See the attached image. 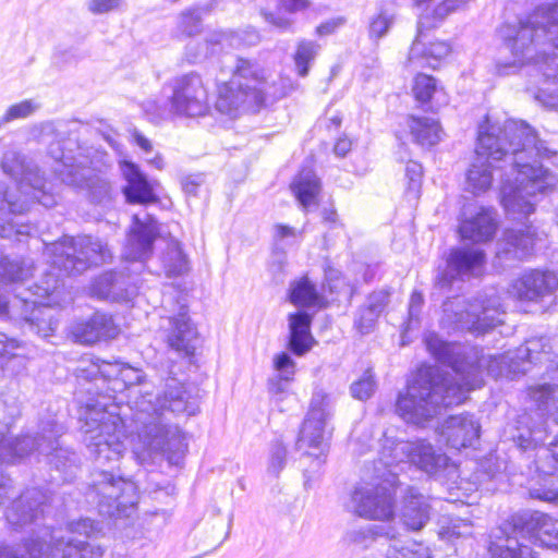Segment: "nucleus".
<instances>
[{"mask_svg": "<svg viewBox=\"0 0 558 558\" xmlns=\"http://www.w3.org/2000/svg\"><path fill=\"white\" fill-rule=\"evenodd\" d=\"M162 264L169 277L180 276L189 270L187 257L177 240L171 239L168 242L167 251L162 256Z\"/></svg>", "mask_w": 558, "mask_h": 558, "instance_id": "a19ab883", "label": "nucleus"}, {"mask_svg": "<svg viewBox=\"0 0 558 558\" xmlns=\"http://www.w3.org/2000/svg\"><path fill=\"white\" fill-rule=\"evenodd\" d=\"M48 154L57 161L54 172L63 183L88 190L99 186L104 193L108 192V184L98 174L105 160H109L106 153L95 150L93 157L65 155L60 142H56L49 146Z\"/></svg>", "mask_w": 558, "mask_h": 558, "instance_id": "0eeeda50", "label": "nucleus"}, {"mask_svg": "<svg viewBox=\"0 0 558 558\" xmlns=\"http://www.w3.org/2000/svg\"><path fill=\"white\" fill-rule=\"evenodd\" d=\"M444 312L457 328L484 333L502 323L504 310L496 294L478 296L472 301H450Z\"/></svg>", "mask_w": 558, "mask_h": 558, "instance_id": "6e6552de", "label": "nucleus"}, {"mask_svg": "<svg viewBox=\"0 0 558 558\" xmlns=\"http://www.w3.org/2000/svg\"><path fill=\"white\" fill-rule=\"evenodd\" d=\"M68 530L71 533H77L80 535L89 536L94 531V522L90 519H80L77 521L70 522Z\"/></svg>", "mask_w": 558, "mask_h": 558, "instance_id": "e2e57ef3", "label": "nucleus"}, {"mask_svg": "<svg viewBox=\"0 0 558 558\" xmlns=\"http://www.w3.org/2000/svg\"><path fill=\"white\" fill-rule=\"evenodd\" d=\"M485 264V254L476 247H458L450 252L447 265L436 278V286L447 289L456 278L464 276H476L482 271Z\"/></svg>", "mask_w": 558, "mask_h": 558, "instance_id": "dca6fc26", "label": "nucleus"}, {"mask_svg": "<svg viewBox=\"0 0 558 558\" xmlns=\"http://www.w3.org/2000/svg\"><path fill=\"white\" fill-rule=\"evenodd\" d=\"M22 544H29L35 554H48L49 558H101L104 549L90 543L73 537L64 538L60 531H44L37 538L25 539Z\"/></svg>", "mask_w": 558, "mask_h": 558, "instance_id": "4468645a", "label": "nucleus"}, {"mask_svg": "<svg viewBox=\"0 0 558 558\" xmlns=\"http://www.w3.org/2000/svg\"><path fill=\"white\" fill-rule=\"evenodd\" d=\"M121 170L128 182L124 187V194L129 203L149 204L157 201L151 184L136 165L125 161L121 166Z\"/></svg>", "mask_w": 558, "mask_h": 558, "instance_id": "c85d7f7f", "label": "nucleus"}, {"mask_svg": "<svg viewBox=\"0 0 558 558\" xmlns=\"http://www.w3.org/2000/svg\"><path fill=\"white\" fill-rule=\"evenodd\" d=\"M230 80L243 82L244 86L251 89L252 87L264 89V94L267 92L268 81L266 71L258 63L248 59L236 58Z\"/></svg>", "mask_w": 558, "mask_h": 558, "instance_id": "2f4dec72", "label": "nucleus"}, {"mask_svg": "<svg viewBox=\"0 0 558 558\" xmlns=\"http://www.w3.org/2000/svg\"><path fill=\"white\" fill-rule=\"evenodd\" d=\"M265 102L264 89L245 87L243 82L230 80L218 87L216 109L227 116L236 117L255 112Z\"/></svg>", "mask_w": 558, "mask_h": 558, "instance_id": "2eb2a0df", "label": "nucleus"}, {"mask_svg": "<svg viewBox=\"0 0 558 558\" xmlns=\"http://www.w3.org/2000/svg\"><path fill=\"white\" fill-rule=\"evenodd\" d=\"M471 524L460 518L450 519L446 524H442L439 530V536L446 541H453L459 537L471 535Z\"/></svg>", "mask_w": 558, "mask_h": 558, "instance_id": "09e8293b", "label": "nucleus"}, {"mask_svg": "<svg viewBox=\"0 0 558 558\" xmlns=\"http://www.w3.org/2000/svg\"><path fill=\"white\" fill-rule=\"evenodd\" d=\"M116 410L117 405L108 407L99 401L87 404L82 425L83 441L97 464L87 497L97 501L99 512L108 517L123 514L137 500L132 481L114 474L113 468L101 469L107 463L118 462L126 449L125 424Z\"/></svg>", "mask_w": 558, "mask_h": 558, "instance_id": "7ed1b4c3", "label": "nucleus"}, {"mask_svg": "<svg viewBox=\"0 0 558 558\" xmlns=\"http://www.w3.org/2000/svg\"><path fill=\"white\" fill-rule=\"evenodd\" d=\"M258 41L259 36L255 31L245 32V37L243 38L234 33L214 32L207 35L205 39V56L218 52L219 47H222L226 43L232 47H240L256 45Z\"/></svg>", "mask_w": 558, "mask_h": 558, "instance_id": "4c0bfd02", "label": "nucleus"}, {"mask_svg": "<svg viewBox=\"0 0 558 558\" xmlns=\"http://www.w3.org/2000/svg\"><path fill=\"white\" fill-rule=\"evenodd\" d=\"M123 280L121 275L116 272H106L99 276L92 286V292L99 299L124 301L128 300L133 292L123 289Z\"/></svg>", "mask_w": 558, "mask_h": 558, "instance_id": "c9c22d12", "label": "nucleus"}, {"mask_svg": "<svg viewBox=\"0 0 558 558\" xmlns=\"http://www.w3.org/2000/svg\"><path fill=\"white\" fill-rule=\"evenodd\" d=\"M537 8L549 10L548 17L543 19V25L539 26L544 41L550 43L554 47L558 48V3L542 4Z\"/></svg>", "mask_w": 558, "mask_h": 558, "instance_id": "a18cd8bd", "label": "nucleus"}, {"mask_svg": "<svg viewBox=\"0 0 558 558\" xmlns=\"http://www.w3.org/2000/svg\"><path fill=\"white\" fill-rule=\"evenodd\" d=\"M331 416L330 399L323 391H316L311 401V409L301 428L298 446L300 449L308 448L318 450V453L307 452V457H315V464L320 468L325 459L327 444V420Z\"/></svg>", "mask_w": 558, "mask_h": 558, "instance_id": "9b49d317", "label": "nucleus"}, {"mask_svg": "<svg viewBox=\"0 0 558 558\" xmlns=\"http://www.w3.org/2000/svg\"><path fill=\"white\" fill-rule=\"evenodd\" d=\"M437 92V84L433 76L426 74H417L414 77L412 93L414 98L421 102L426 104L432 99V96Z\"/></svg>", "mask_w": 558, "mask_h": 558, "instance_id": "de8ad7c7", "label": "nucleus"}, {"mask_svg": "<svg viewBox=\"0 0 558 558\" xmlns=\"http://www.w3.org/2000/svg\"><path fill=\"white\" fill-rule=\"evenodd\" d=\"M375 388L374 376L371 371H366L359 380L351 385L350 391L353 398L366 400L374 393Z\"/></svg>", "mask_w": 558, "mask_h": 558, "instance_id": "864d4df0", "label": "nucleus"}, {"mask_svg": "<svg viewBox=\"0 0 558 558\" xmlns=\"http://www.w3.org/2000/svg\"><path fill=\"white\" fill-rule=\"evenodd\" d=\"M529 525L533 531L534 543L543 547L558 549V520L541 512L531 515Z\"/></svg>", "mask_w": 558, "mask_h": 558, "instance_id": "473e14b6", "label": "nucleus"}, {"mask_svg": "<svg viewBox=\"0 0 558 558\" xmlns=\"http://www.w3.org/2000/svg\"><path fill=\"white\" fill-rule=\"evenodd\" d=\"M32 276V265L21 259H12L0 253V281L16 282L24 281Z\"/></svg>", "mask_w": 558, "mask_h": 558, "instance_id": "79ce46f5", "label": "nucleus"}, {"mask_svg": "<svg viewBox=\"0 0 558 558\" xmlns=\"http://www.w3.org/2000/svg\"><path fill=\"white\" fill-rule=\"evenodd\" d=\"M350 509L361 518L388 521L395 515V493L392 483H364L351 495Z\"/></svg>", "mask_w": 558, "mask_h": 558, "instance_id": "f8f14e48", "label": "nucleus"}, {"mask_svg": "<svg viewBox=\"0 0 558 558\" xmlns=\"http://www.w3.org/2000/svg\"><path fill=\"white\" fill-rule=\"evenodd\" d=\"M438 23L430 21L427 15H423L420 17L417 23V36L413 41V45L409 52V63L415 64L418 66H424L423 61H426V64L435 68L433 63H430V59L435 61H439L446 58L450 51V45L446 41H434L430 43L428 47L425 46L424 43V29L433 28Z\"/></svg>", "mask_w": 558, "mask_h": 558, "instance_id": "4be33fe9", "label": "nucleus"}, {"mask_svg": "<svg viewBox=\"0 0 558 558\" xmlns=\"http://www.w3.org/2000/svg\"><path fill=\"white\" fill-rule=\"evenodd\" d=\"M48 252L52 256L51 270L46 275L40 289L46 295L53 294L61 286V276H75L94 265L110 258V251L99 239L82 235L64 238L51 243Z\"/></svg>", "mask_w": 558, "mask_h": 558, "instance_id": "39448f33", "label": "nucleus"}, {"mask_svg": "<svg viewBox=\"0 0 558 558\" xmlns=\"http://www.w3.org/2000/svg\"><path fill=\"white\" fill-rule=\"evenodd\" d=\"M157 234V222L150 215H133V226L128 234L123 257L129 260H146L153 253V243Z\"/></svg>", "mask_w": 558, "mask_h": 558, "instance_id": "f3484780", "label": "nucleus"}, {"mask_svg": "<svg viewBox=\"0 0 558 558\" xmlns=\"http://www.w3.org/2000/svg\"><path fill=\"white\" fill-rule=\"evenodd\" d=\"M265 19L274 26L281 29H288L291 26V21L283 17H276L272 13H265Z\"/></svg>", "mask_w": 558, "mask_h": 558, "instance_id": "338daca9", "label": "nucleus"}, {"mask_svg": "<svg viewBox=\"0 0 558 558\" xmlns=\"http://www.w3.org/2000/svg\"><path fill=\"white\" fill-rule=\"evenodd\" d=\"M289 349L295 355H304L313 344L314 338L311 333L312 316L305 312L289 314Z\"/></svg>", "mask_w": 558, "mask_h": 558, "instance_id": "c756f323", "label": "nucleus"}, {"mask_svg": "<svg viewBox=\"0 0 558 558\" xmlns=\"http://www.w3.org/2000/svg\"><path fill=\"white\" fill-rule=\"evenodd\" d=\"M133 403V421L143 447L149 453H162L171 464H178L187 445L178 425L170 423L169 415H195L197 399L177 378L169 377L161 393H141Z\"/></svg>", "mask_w": 558, "mask_h": 558, "instance_id": "20e7f679", "label": "nucleus"}, {"mask_svg": "<svg viewBox=\"0 0 558 558\" xmlns=\"http://www.w3.org/2000/svg\"><path fill=\"white\" fill-rule=\"evenodd\" d=\"M202 16L198 9L183 11L178 19V28L182 34L193 36L201 31Z\"/></svg>", "mask_w": 558, "mask_h": 558, "instance_id": "3c124183", "label": "nucleus"}, {"mask_svg": "<svg viewBox=\"0 0 558 558\" xmlns=\"http://www.w3.org/2000/svg\"><path fill=\"white\" fill-rule=\"evenodd\" d=\"M480 423L471 414L449 416L441 425L440 435L446 444L457 450L472 447L480 437Z\"/></svg>", "mask_w": 558, "mask_h": 558, "instance_id": "aec40b11", "label": "nucleus"}, {"mask_svg": "<svg viewBox=\"0 0 558 558\" xmlns=\"http://www.w3.org/2000/svg\"><path fill=\"white\" fill-rule=\"evenodd\" d=\"M24 320L28 328L41 337L50 336L57 323L51 319L49 308L43 305L33 306L29 315H25Z\"/></svg>", "mask_w": 558, "mask_h": 558, "instance_id": "37998d69", "label": "nucleus"}, {"mask_svg": "<svg viewBox=\"0 0 558 558\" xmlns=\"http://www.w3.org/2000/svg\"><path fill=\"white\" fill-rule=\"evenodd\" d=\"M539 157L558 163V146L537 138L524 122L506 121L504 126L490 124L487 119L480 125L475 156L466 172V190L474 195L489 190L493 183V162L510 166L508 179L501 185V203L512 219H523L535 209L538 194L551 192L557 177L542 166L525 162L526 157Z\"/></svg>", "mask_w": 558, "mask_h": 558, "instance_id": "f257e3e1", "label": "nucleus"}, {"mask_svg": "<svg viewBox=\"0 0 558 558\" xmlns=\"http://www.w3.org/2000/svg\"><path fill=\"white\" fill-rule=\"evenodd\" d=\"M530 496L547 502L558 505V485L550 484L549 486H539L530 489Z\"/></svg>", "mask_w": 558, "mask_h": 558, "instance_id": "4d7b16f0", "label": "nucleus"}, {"mask_svg": "<svg viewBox=\"0 0 558 558\" xmlns=\"http://www.w3.org/2000/svg\"><path fill=\"white\" fill-rule=\"evenodd\" d=\"M351 149V141L349 138H339L335 144L333 151L339 157H344Z\"/></svg>", "mask_w": 558, "mask_h": 558, "instance_id": "69168bd1", "label": "nucleus"}, {"mask_svg": "<svg viewBox=\"0 0 558 558\" xmlns=\"http://www.w3.org/2000/svg\"><path fill=\"white\" fill-rule=\"evenodd\" d=\"M388 300V294L379 291L369 295L367 304L361 307L355 317V327L361 333H369L384 311Z\"/></svg>", "mask_w": 558, "mask_h": 558, "instance_id": "f704fd0d", "label": "nucleus"}, {"mask_svg": "<svg viewBox=\"0 0 558 558\" xmlns=\"http://www.w3.org/2000/svg\"><path fill=\"white\" fill-rule=\"evenodd\" d=\"M274 366L280 374L269 379L268 391L274 396H279L287 391L295 373V363L289 354L280 353L275 356Z\"/></svg>", "mask_w": 558, "mask_h": 558, "instance_id": "58836bf2", "label": "nucleus"}, {"mask_svg": "<svg viewBox=\"0 0 558 558\" xmlns=\"http://www.w3.org/2000/svg\"><path fill=\"white\" fill-rule=\"evenodd\" d=\"M161 327L167 332V342L184 355H193L196 349L197 330L187 316L185 304L179 306L177 315L163 318Z\"/></svg>", "mask_w": 558, "mask_h": 558, "instance_id": "6ab92c4d", "label": "nucleus"}, {"mask_svg": "<svg viewBox=\"0 0 558 558\" xmlns=\"http://www.w3.org/2000/svg\"><path fill=\"white\" fill-rule=\"evenodd\" d=\"M548 14L549 10L536 8L525 22L520 23L519 29L510 25H504L499 29L500 36L506 41V48L513 54L511 63L498 64L499 71H502V68L521 66L526 62L538 61L534 53V45L544 40L539 29V26H544L541 19L548 17Z\"/></svg>", "mask_w": 558, "mask_h": 558, "instance_id": "9d476101", "label": "nucleus"}, {"mask_svg": "<svg viewBox=\"0 0 558 558\" xmlns=\"http://www.w3.org/2000/svg\"><path fill=\"white\" fill-rule=\"evenodd\" d=\"M408 128L413 141L421 146H433L440 141L441 128L434 119L410 116Z\"/></svg>", "mask_w": 558, "mask_h": 558, "instance_id": "72a5a7b5", "label": "nucleus"}, {"mask_svg": "<svg viewBox=\"0 0 558 558\" xmlns=\"http://www.w3.org/2000/svg\"><path fill=\"white\" fill-rule=\"evenodd\" d=\"M133 138L136 145H138L145 153H150L153 150V145L150 141L140 132L135 131L133 133Z\"/></svg>", "mask_w": 558, "mask_h": 558, "instance_id": "774afa93", "label": "nucleus"}, {"mask_svg": "<svg viewBox=\"0 0 558 558\" xmlns=\"http://www.w3.org/2000/svg\"><path fill=\"white\" fill-rule=\"evenodd\" d=\"M343 24L342 19H333L330 21H327L325 23H322L316 27V34L319 36H325L333 33L337 27Z\"/></svg>", "mask_w": 558, "mask_h": 558, "instance_id": "0e129e2a", "label": "nucleus"}, {"mask_svg": "<svg viewBox=\"0 0 558 558\" xmlns=\"http://www.w3.org/2000/svg\"><path fill=\"white\" fill-rule=\"evenodd\" d=\"M291 189L303 208L308 209L317 205L320 183L312 169H303L294 179Z\"/></svg>", "mask_w": 558, "mask_h": 558, "instance_id": "7c9ffc66", "label": "nucleus"}, {"mask_svg": "<svg viewBox=\"0 0 558 558\" xmlns=\"http://www.w3.org/2000/svg\"><path fill=\"white\" fill-rule=\"evenodd\" d=\"M496 230V216L489 208H481L476 214L465 217L459 227L463 239L478 243L492 240Z\"/></svg>", "mask_w": 558, "mask_h": 558, "instance_id": "cd10ccee", "label": "nucleus"}, {"mask_svg": "<svg viewBox=\"0 0 558 558\" xmlns=\"http://www.w3.org/2000/svg\"><path fill=\"white\" fill-rule=\"evenodd\" d=\"M393 24V15L387 11H380L371 20L369 35L374 39L384 37Z\"/></svg>", "mask_w": 558, "mask_h": 558, "instance_id": "5fc2aeb1", "label": "nucleus"}, {"mask_svg": "<svg viewBox=\"0 0 558 558\" xmlns=\"http://www.w3.org/2000/svg\"><path fill=\"white\" fill-rule=\"evenodd\" d=\"M526 537L519 535L507 536L500 543L490 545L493 558H537L535 551L525 543Z\"/></svg>", "mask_w": 558, "mask_h": 558, "instance_id": "e433bc0d", "label": "nucleus"}, {"mask_svg": "<svg viewBox=\"0 0 558 558\" xmlns=\"http://www.w3.org/2000/svg\"><path fill=\"white\" fill-rule=\"evenodd\" d=\"M37 109V105L32 100H23L8 108L5 113L0 118V128L13 120L25 119L33 114Z\"/></svg>", "mask_w": 558, "mask_h": 558, "instance_id": "603ef678", "label": "nucleus"}, {"mask_svg": "<svg viewBox=\"0 0 558 558\" xmlns=\"http://www.w3.org/2000/svg\"><path fill=\"white\" fill-rule=\"evenodd\" d=\"M423 174L422 166L416 161H409L405 167V175L409 179V190L416 192L421 185Z\"/></svg>", "mask_w": 558, "mask_h": 558, "instance_id": "13d9d810", "label": "nucleus"}, {"mask_svg": "<svg viewBox=\"0 0 558 558\" xmlns=\"http://www.w3.org/2000/svg\"><path fill=\"white\" fill-rule=\"evenodd\" d=\"M34 450L50 456L57 451V440L52 437L35 438L29 435L19 438H5L0 432V460L8 463H14L16 459L28 456Z\"/></svg>", "mask_w": 558, "mask_h": 558, "instance_id": "412c9836", "label": "nucleus"}, {"mask_svg": "<svg viewBox=\"0 0 558 558\" xmlns=\"http://www.w3.org/2000/svg\"><path fill=\"white\" fill-rule=\"evenodd\" d=\"M0 558H49V555L43 554L40 548L39 555L37 556L29 544L11 546L5 543H0Z\"/></svg>", "mask_w": 558, "mask_h": 558, "instance_id": "8fccbe9b", "label": "nucleus"}, {"mask_svg": "<svg viewBox=\"0 0 558 558\" xmlns=\"http://www.w3.org/2000/svg\"><path fill=\"white\" fill-rule=\"evenodd\" d=\"M46 495L38 488H31L13 501L7 511V521L13 527H22L38 520L43 513Z\"/></svg>", "mask_w": 558, "mask_h": 558, "instance_id": "5701e85b", "label": "nucleus"}, {"mask_svg": "<svg viewBox=\"0 0 558 558\" xmlns=\"http://www.w3.org/2000/svg\"><path fill=\"white\" fill-rule=\"evenodd\" d=\"M429 497L415 487H408L402 498L401 521L408 530L420 531L430 519Z\"/></svg>", "mask_w": 558, "mask_h": 558, "instance_id": "b1692460", "label": "nucleus"}, {"mask_svg": "<svg viewBox=\"0 0 558 558\" xmlns=\"http://www.w3.org/2000/svg\"><path fill=\"white\" fill-rule=\"evenodd\" d=\"M550 345L548 339L532 338L526 340L522 345L512 351L509 355L510 371L514 373L525 374L530 371L532 364L549 361Z\"/></svg>", "mask_w": 558, "mask_h": 558, "instance_id": "a878e982", "label": "nucleus"}, {"mask_svg": "<svg viewBox=\"0 0 558 558\" xmlns=\"http://www.w3.org/2000/svg\"><path fill=\"white\" fill-rule=\"evenodd\" d=\"M427 350L436 360L448 364L452 374L435 366H422L396 402L397 413L408 423L424 425L438 415L442 408L458 405L468 393L483 385V375L497 378L522 373L510 371L509 351L501 355H484L474 347L442 341L436 333L425 337Z\"/></svg>", "mask_w": 558, "mask_h": 558, "instance_id": "f03ea898", "label": "nucleus"}, {"mask_svg": "<svg viewBox=\"0 0 558 558\" xmlns=\"http://www.w3.org/2000/svg\"><path fill=\"white\" fill-rule=\"evenodd\" d=\"M535 233L531 227L524 230L507 229L497 243L500 259H523L532 254Z\"/></svg>", "mask_w": 558, "mask_h": 558, "instance_id": "bb28decb", "label": "nucleus"}, {"mask_svg": "<svg viewBox=\"0 0 558 558\" xmlns=\"http://www.w3.org/2000/svg\"><path fill=\"white\" fill-rule=\"evenodd\" d=\"M71 333L75 341L93 344L101 339L114 338L119 328L108 314L96 312L90 318L72 326Z\"/></svg>", "mask_w": 558, "mask_h": 558, "instance_id": "393cba45", "label": "nucleus"}, {"mask_svg": "<svg viewBox=\"0 0 558 558\" xmlns=\"http://www.w3.org/2000/svg\"><path fill=\"white\" fill-rule=\"evenodd\" d=\"M20 348V342L16 339L9 338L7 335L0 332V360H10L16 356L15 351Z\"/></svg>", "mask_w": 558, "mask_h": 558, "instance_id": "bf43d9fd", "label": "nucleus"}, {"mask_svg": "<svg viewBox=\"0 0 558 558\" xmlns=\"http://www.w3.org/2000/svg\"><path fill=\"white\" fill-rule=\"evenodd\" d=\"M123 0H90L88 9L95 14L108 13L120 7Z\"/></svg>", "mask_w": 558, "mask_h": 558, "instance_id": "052dcab7", "label": "nucleus"}, {"mask_svg": "<svg viewBox=\"0 0 558 558\" xmlns=\"http://www.w3.org/2000/svg\"><path fill=\"white\" fill-rule=\"evenodd\" d=\"M319 50L320 46L313 40L302 39L298 43L293 59L300 76L304 77L308 74L310 65L315 60Z\"/></svg>", "mask_w": 558, "mask_h": 558, "instance_id": "c03bdc74", "label": "nucleus"}, {"mask_svg": "<svg viewBox=\"0 0 558 558\" xmlns=\"http://www.w3.org/2000/svg\"><path fill=\"white\" fill-rule=\"evenodd\" d=\"M2 170L16 181L19 197L0 186V211L23 214L34 203L45 207L56 204L54 196L46 190V180L36 165L15 149H8L1 161Z\"/></svg>", "mask_w": 558, "mask_h": 558, "instance_id": "423d86ee", "label": "nucleus"}, {"mask_svg": "<svg viewBox=\"0 0 558 558\" xmlns=\"http://www.w3.org/2000/svg\"><path fill=\"white\" fill-rule=\"evenodd\" d=\"M388 558H432L429 549L422 544L409 543L407 545H399L395 542L387 553Z\"/></svg>", "mask_w": 558, "mask_h": 558, "instance_id": "49530a36", "label": "nucleus"}, {"mask_svg": "<svg viewBox=\"0 0 558 558\" xmlns=\"http://www.w3.org/2000/svg\"><path fill=\"white\" fill-rule=\"evenodd\" d=\"M424 303V298L421 292L413 291L410 296L409 303V325L418 320L420 313Z\"/></svg>", "mask_w": 558, "mask_h": 558, "instance_id": "680f3d73", "label": "nucleus"}, {"mask_svg": "<svg viewBox=\"0 0 558 558\" xmlns=\"http://www.w3.org/2000/svg\"><path fill=\"white\" fill-rule=\"evenodd\" d=\"M558 287V278L551 271L530 270L512 281L509 294L522 302L538 303Z\"/></svg>", "mask_w": 558, "mask_h": 558, "instance_id": "a211bd4d", "label": "nucleus"}, {"mask_svg": "<svg viewBox=\"0 0 558 558\" xmlns=\"http://www.w3.org/2000/svg\"><path fill=\"white\" fill-rule=\"evenodd\" d=\"M286 460L287 448L280 441L274 442L270 449L268 472L275 476H278L286 465Z\"/></svg>", "mask_w": 558, "mask_h": 558, "instance_id": "6e6d98bb", "label": "nucleus"}, {"mask_svg": "<svg viewBox=\"0 0 558 558\" xmlns=\"http://www.w3.org/2000/svg\"><path fill=\"white\" fill-rule=\"evenodd\" d=\"M171 108L186 117L205 116L209 110L208 93L199 74L191 72L173 80Z\"/></svg>", "mask_w": 558, "mask_h": 558, "instance_id": "ddd939ff", "label": "nucleus"}, {"mask_svg": "<svg viewBox=\"0 0 558 558\" xmlns=\"http://www.w3.org/2000/svg\"><path fill=\"white\" fill-rule=\"evenodd\" d=\"M289 298L291 303L303 307L320 306L323 301L315 284L312 283L307 277H303L291 283Z\"/></svg>", "mask_w": 558, "mask_h": 558, "instance_id": "ea45409f", "label": "nucleus"}, {"mask_svg": "<svg viewBox=\"0 0 558 558\" xmlns=\"http://www.w3.org/2000/svg\"><path fill=\"white\" fill-rule=\"evenodd\" d=\"M384 453L390 458L386 462L387 465L408 462L436 477H446L457 473V468L450 462L449 458L445 453L437 452L424 439L415 441L398 440L390 447L385 445Z\"/></svg>", "mask_w": 558, "mask_h": 558, "instance_id": "1a4fd4ad", "label": "nucleus"}]
</instances>
